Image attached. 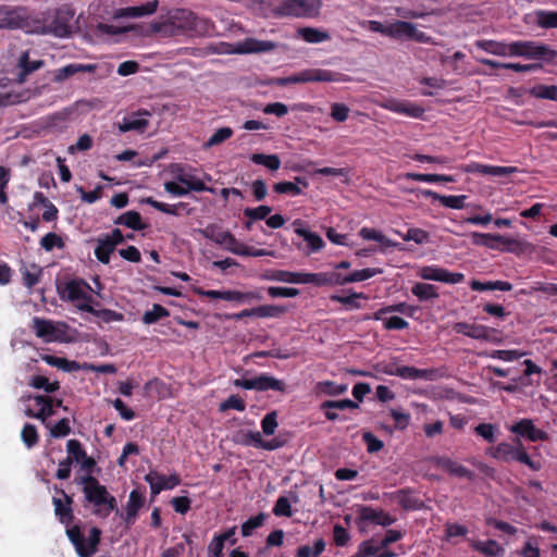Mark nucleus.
I'll return each instance as SVG.
<instances>
[{"label":"nucleus","instance_id":"f257e3e1","mask_svg":"<svg viewBox=\"0 0 557 557\" xmlns=\"http://www.w3.org/2000/svg\"><path fill=\"white\" fill-rule=\"evenodd\" d=\"M152 33L164 36H174L181 32L193 30L196 34H209L213 24L208 20L197 17L191 11L186 9L169 10L166 14L161 15L158 21L150 24Z\"/></svg>","mask_w":557,"mask_h":557},{"label":"nucleus","instance_id":"f03ea898","mask_svg":"<svg viewBox=\"0 0 557 557\" xmlns=\"http://www.w3.org/2000/svg\"><path fill=\"white\" fill-rule=\"evenodd\" d=\"M76 483L83 485L85 499L94 506L92 513L95 516L106 519L112 511H115L116 515L120 513L116 498L97 478L91 474L83 475L76 479Z\"/></svg>","mask_w":557,"mask_h":557},{"label":"nucleus","instance_id":"7ed1b4c3","mask_svg":"<svg viewBox=\"0 0 557 557\" xmlns=\"http://www.w3.org/2000/svg\"><path fill=\"white\" fill-rule=\"evenodd\" d=\"M74 15V10L69 4H64L54 12L44 13L41 18L33 21V25H30L28 20V27L24 29L27 33L52 34L57 37H66L72 32Z\"/></svg>","mask_w":557,"mask_h":557},{"label":"nucleus","instance_id":"20e7f679","mask_svg":"<svg viewBox=\"0 0 557 557\" xmlns=\"http://www.w3.org/2000/svg\"><path fill=\"white\" fill-rule=\"evenodd\" d=\"M485 454L505 463L518 461L533 471H539L542 468L540 461L531 459L520 438H517L513 443L500 442L496 446L488 447Z\"/></svg>","mask_w":557,"mask_h":557},{"label":"nucleus","instance_id":"39448f33","mask_svg":"<svg viewBox=\"0 0 557 557\" xmlns=\"http://www.w3.org/2000/svg\"><path fill=\"white\" fill-rule=\"evenodd\" d=\"M66 535L75 547L78 557H91L98 550L101 541V530L97 527H92L89 530L87 540L82 533L79 525L67 528Z\"/></svg>","mask_w":557,"mask_h":557},{"label":"nucleus","instance_id":"423d86ee","mask_svg":"<svg viewBox=\"0 0 557 557\" xmlns=\"http://www.w3.org/2000/svg\"><path fill=\"white\" fill-rule=\"evenodd\" d=\"M321 2H278L272 7V16L281 17H317L320 13Z\"/></svg>","mask_w":557,"mask_h":557},{"label":"nucleus","instance_id":"0eeeda50","mask_svg":"<svg viewBox=\"0 0 557 557\" xmlns=\"http://www.w3.org/2000/svg\"><path fill=\"white\" fill-rule=\"evenodd\" d=\"M510 55L523 57L527 59L552 61L557 58V51L546 45L531 40H519L511 42Z\"/></svg>","mask_w":557,"mask_h":557},{"label":"nucleus","instance_id":"6e6552de","mask_svg":"<svg viewBox=\"0 0 557 557\" xmlns=\"http://www.w3.org/2000/svg\"><path fill=\"white\" fill-rule=\"evenodd\" d=\"M23 403L34 400L35 405L39 407L38 411H34L32 408H26L24 413L28 418H35L40 420L42 424L47 428L49 426V422L47 421L50 417L55 414L54 410V398L49 395H24L21 397Z\"/></svg>","mask_w":557,"mask_h":557},{"label":"nucleus","instance_id":"1a4fd4ad","mask_svg":"<svg viewBox=\"0 0 557 557\" xmlns=\"http://www.w3.org/2000/svg\"><path fill=\"white\" fill-rule=\"evenodd\" d=\"M89 290H91L90 285L83 278H73L64 285L58 286L61 299L72 302L83 300V304H90L92 297L88 294Z\"/></svg>","mask_w":557,"mask_h":557},{"label":"nucleus","instance_id":"9d476101","mask_svg":"<svg viewBox=\"0 0 557 557\" xmlns=\"http://www.w3.org/2000/svg\"><path fill=\"white\" fill-rule=\"evenodd\" d=\"M385 35L399 40H414L418 42H428L430 40L425 33L418 30L413 24L401 21L385 27Z\"/></svg>","mask_w":557,"mask_h":557},{"label":"nucleus","instance_id":"9b49d317","mask_svg":"<svg viewBox=\"0 0 557 557\" xmlns=\"http://www.w3.org/2000/svg\"><path fill=\"white\" fill-rule=\"evenodd\" d=\"M417 275L425 281H436L447 284H458L465 280L460 272H450L437 265H423L417 271Z\"/></svg>","mask_w":557,"mask_h":557},{"label":"nucleus","instance_id":"f8f14e48","mask_svg":"<svg viewBox=\"0 0 557 557\" xmlns=\"http://www.w3.org/2000/svg\"><path fill=\"white\" fill-rule=\"evenodd\" d=\"M234 441L243 446H252L255 448H261L270 451L283 446V442L277 438L264 441L259 431H240L237 433Z\"/></svg>","mask_w":557,"mask_h":557},{"label":"nucleus","instance_id":"ddd939ff","mask_svg":"<svg viewBox=\"0 0 557 557\" xmlns=\"http://www.w3.org/2000/svg\"><path fill=\"white\" fill-rule=\"evenodd\" d=\"M339 73L322 70V69H307L299 73L289 75L292 84L317 83V82H338Z\"/></svg>","mask_w":557,"mask_h":557},{"label":"nucleus","instance_id":"4468645a","mask_svg":"<svg viewBox=\"0 0 557 557\" xmlns=\"http://www.w3.org/2000/svg\"><path fill=\"white\" fill-rule=\"evenodd\" d=\"M32 327L36 336L46 343L63 341L64 331L51 320L35 317Z\"/></svg>","mask_w":557,"mask_h":557},{"label":"nucleus","instance_id":"2eb2a0df","mask_svg":"<svg viewBox=\"0 0 557 557\" xmlns=\"http://www.w3.org/2000/svg\"><path fill=\"white\" fill-rule=\"evenodd\" d=\"M28 15L24 8L0 5V28H26Z\"/></svg>","mask_w":557,"mask_h":557},{"label":"nucleus","instance_id":"dca6fc26","mask_svg":"<svg viewBox=\"0 0 557 557\" xmlns=\"http://www.w3.org/2000/svg\"><path fill=\"white\" fill-rule=\"evenodd\" d=\"M385 374L396 375L404 380H434L436 377V370L418 369L408 366H385Z\"/></svg>","mask_w":557,"mask_h":557},{"label":"nucleus","instance_id":"f3484780","mask_svg":"<svg viewBox=\"0 0 557 557\" xmlns=\"http://www.w3.org/2000/svg\"><path fill=\"white\" fill-rule=\"evenodd\" d=\"M453 330L457 334H462L467 337L473 338V339H481V341H493L494 334L497 333L496 330L482 325V324H474V323H467V322H457L453 325Z\"/></svg>","mask_w":557,"mask_h":557},{"label":"nucleus","instance_id":"a211bd4d","mask_svg":"<svg viewBox=\"0 0 557 557\" xmlns=\"http://www.w3.org/2000/svg\"><path fill=\"white\" fill-rule=\"evenodd\" d=\"M357 525L360 531L364 532L369 529L383 525V509H374L370 506L359 505L356 508Z\"/></svg>","mask_w":557,"mask_h":557},{"label":"nucleus","instance_id":"6ab92c4d","mask_svg":"<svg viewBox=\"0 0 557 557\" xmlns=\"http://www.w3.org/2000/svg\"><path fill=\"white\" fill-rule=\"evenodd\" d=\"M509 431L511 433H515L519 435L520 437H524L530 442H537V441H547L548 434L537 429L531 419H521L515 424L509 426Z\"/></svg>","mask_w":557,"mask_h":557},{"label":"nucleus","instance_id":"aec40b11","mask_svg":"<svg viewBox=\"0 0 557 557\" xmlns=\"http://www.w3.org/2000/svg\"><path fill=\"white\" fill-rule=\"evenodd\" d=\"M55 492L63 496L64 502L61 498L53 497L52 504L54 507V515L59 519V521L69 527L73 520H74V513H73V497L71 495H67L64 490L54 487Z\"/></svg>","mask_w":557,"mask_h":557},{"label":"nucleus","instance_id":"412c9836","mask_svg":"<svg viewBox=\"0 0 557 557\" xmlns=\"http://www.w3.org/2000/svg\"><path fill=\"white\" fill-rule=\"evenodd\" d=\"M386 496L392 503L399 505L405 510H421L425 507L417 492L410 488L400 490Z\"/></svg>","mask_w":557,"mask_h":557},{"label":"nucleus","instance_id":"4be33fe9","mask_svg":"<svg viewBox=\"0 0 557 557\" xmlns=\"http://www.w3.org/2000/svg\"><path fill=\"white\" fill-rule=\"evenodd\" d=\"M275 48L276 44L270 40L245 38L236 44L233 52L238 54L262 53L273 51Z\"/></svg>","mask_w":557,"mask_h":557},{"label":"nucleus","instance_id":"5701e85b","mask_svg":"<svg viewBox=\"0 0 557 557\" xmlns=\"http://www.w3.org/2000/svg\"><path fill=\"white\" fill-rule=\"evenodd\" d=\"M146 503L145 491L133 490L129 493L128 500L125 508V513H121L123 519L127 525H132L135 523L139 510L144 507Z\"/></svg>","mask_w":557,"mask_h":557},{"label":"nucleus","instance_id":"b1692460","mask_svg":"<svg viewBox=\"0 0 557 557\" xmlns=\"http://www.w3.org/2000/svg\"><path fill=\"white\" fill-rule=\"evenodd\" d=\"M431 461L435 467L443 469L450 475L467 479L473 478L472 471L449 457H433Z\"/></svg>","mask_w":557,"mask_h":557},{"label":"nucleus","instance_id":"393cba45","mask_svg":"<svg viewBox=\"0 0 557 557\" xmlns=\"http://www.w3.org/2000/svg\"><path fill=\"white\" fill-rule=\"evenodd\" d=\"M293 225L295 227V233L298 236L302 237L304 240L307 243L310 252H317L323 248L324 242L322 237L319 234L307 230L304 226V222L301 220L294 221Z\"/></svg>","mask_w":557,"mask_h":557},{"label":"nucleus","instance_id":"a878e982","mask_svg":"<svg viewBox=\"0 0 557 557\" xmlns=\"http://www.w3.org/2000/svg\"><path fill=\"white\" fill-rule=\"evenodd\" d=\"M338 272L301 273L300 284H313L315 286L338 285Z\"/></svg>","mask_w":557,"mask_h":557},{"label":"nucleus","instance_id":"bb28decb","mask_svg":"<svg viewBox=\"0 0 557 557\" xmlns=\"http://www.w3.org/2000/svg\"><path fill=\"white\" fill-rule=\"evenodd\" d=\"M385 109L414 119H419L424 114L422 107L410 101L388 100L385 101Z\"/></svg>","mask_w":557,"mask_h":557},{"label":"nucleus","instance_id":"cd10ccee","mask_svg":"<svg viewBox=\"0 0 557 557\" xmlns=\"http://www.w3.org/2000/svg\"><path fill=\"white\" fill-rule=\"evenodd\" d=\"M96 70V64L71 63L55 71L54 81L63 82L66 78L74 76L78 73H94Z\"/></svg>","mask_w":557,"mask_h":557},{"label":"nucleus","instance_id":"c85d7f7f","mask_svg":"<svg viewBox=\"0 0 557 557\" xmlns=\"http://www.w3.org/2000/svg\"><path fill=\"white\" fill-rule=\"evenodd\" d=\"M423 197L432 198L434 200H438L444 207L450 209H462L465 207V200L467 198L466 195H449L443 196L431 189H423L420 191Z\"/></svg>","mask_w":557,"mask_h":557},{"label":"nucleus","instance_id":"c756f323","mask_svg":"<svg viewBox=\"0 0 557 557\" xmlns=\"http://www.w3.org/2000/svg\"><path fill=\"white\" fill-rule=\"evenodd\" d=\"M44 65L45 62L42 60L30 61L28 51H24L20 55L17 63V66L20 69V72L17 74L18 82L24 83L29 74L41 69Z\"/></svg>","mask_w":557,"mask_h":557},{"label":"nucleus","instance_id":"7c9ffc66","mask_svg":"<svg viewBox=\"0 0 557 557\" xmlns=\"http://www.w3.org/2000/svg\"><path fill=\"white\" fill-rule=\"evenodd\" d=\"M260 277L265 281L283 282L290 284H300L301 272H290L285 270H267Z\"/></svg>","mask_w":557,"mask_h":557},{"label":"nucleus","instance_id":"2f4dec72","mask_svg":"<svg viewBox=\"0 0 557 557\" xmlns=\"http://www.w3.org/2000/svg\"><path fill=\"white\" fill-rule=\"evenodd\" d=\"M307 188L309 186L308 181L305 177L296 176L295 182H278L273 185V190L277 194H287L290 196H298L302 193L300 186Z\"/></svg>","mask_w":557,"mask_h":557},{"label":"nucleus","instance_id":"473e14b6","mask_svg":"<svg viewBox=\"0 0 557 557\" xmlns=\"http://www.w3.org/2000/svg\"><path fill=\"white\" fill-rule=\"evenodd\" d=\"M255 383H256V391H259V392H265V391H275V392H281V393L286 392V384L283 381L276 379L274 376L268 375V374H260V375L256 376Z\"/></svg>","mask_w":557,"mask_h":557},{"label":"nucleus","instance_id":"72a5a7b5","mask_svg":"<svg viewBox=\"0 0 557 557\" xmlns=\"http://www.w3.org/2000/svg\"><path fill=\"white\" fill-rule=\"evenodd\" d=\"M114 224L124 225L133 231H144L147 227V224L143 222L140 213L134 210L122 213L115 219Z\"/></svg>","mask_w":557,"mask_h":557},{"label":"nucleus","instance_id":"f704fd0d","mask_svg":"<svg viewBox=\"0 0 557 557\" xmlns=\"http://www.w3.org/2000/svg\"><path fill=\"white\" fill-rule=\"evenodd\" d=\"M139 115V113H133L124 116L117 124L119 131L121 133H127L131 131L144 132L149 122L146 119H141Z\"/></svg>","mask_w":557,"mask_h":557},{"label":"nucleus","instance_id":"c9c22d12","mask_svg":"<svg viewBox=\"0 0 557 557\" xmlns=\"http://www.w3.org/2000/svg\"><path fill=\"white\" fill-rule=\"evenodd\" d=\"M503 251L511 252L515 255L532 253L535 251V247L519 237H507L505 245L500 248Z\"/></svg>","mask_w":557,"mask_h":557},{"label":"nucleus","instance_id":"e433bc0d","mask_svg":"<svg viewBox=\"0 0 557 557\" xmlns=\"http://www.w3.org/2000/svg\"><path fill=\"white\" fill-rule=\"evenodd\" d=\"M159 2H146L141 5L121 9L116 12L117 17H139L152 14L157 11Z\"/></svg>","mask_w":557,"mask_h":557},{"label":"nucleus","instance_id":"4c0bfd02","mask_svg":"<svg viewBox=\"0 0 557 557\" xmlns=\"http://www.w3.org/2000/svg\"><path fill=\"white\" fill-rule=\"evenodd\" d=\"M263 295L260 289H253L248 292L240 290H227V301H234L237 304H251L252 301H261Z\"/></svg>","mask_w":557,"mask_h":557},{"label":"nucleus","instance_id":"58836bf2","mask_svg":"<svg viewBox=\"0 0 557 557\" xmlns=\"http://www.w3.org/2000/svg\"><path fill=\"white\" fill-rule=\"evenodd\" d=\"M77 307L79 310L92 313L94 315L102 319L107 323L122 321L124 319V315L121 312L111 309L96 310L90 304H79L77 305Z\"/></svg>","mask_w":557,"mask_h":557},{"label":"nucleus","instance_id":"ea45409f","mask_svg":"<svg viewBox=\"0 0 557 557\" xmlns=\"http://www.w3.org/2000/svg\"><path fill=\"white\" fill-rule=\"evenodd\" d=\"M380 272H381L380 270H373V269L367 268V269H362V270H356L348 275H344V274L339 273L338 285H346L349 283L362 282L368 278H371L372 276H374L376 273H380Z\"/></svg>","mask_w":557,"mask_h":557},{"label":"nucleus","instance_id":"a19ab883","mask_svg":"<svg viewBox=\"0 0 557 557\" xmlns=\"http://www.w3.org/2000/svg\"><path fill=\"white\" fill-rule=\"evenodd\" d=\"M471 546L487 557L500 556L504 553V548L494 540L475 541Z\"/></svg>","mask_w":557,"mask_h":557},{"label":"nucleus","instance_id":"79ce46f5","mask_svg":"<svg viewBox=\"0 0 557 557\" xmlns=\"http://www.w3.org/2000/svg\"><path fill=\"white\" fill-rule=\"evenodd\" d=\"M411 293L421 301L438 298L436 286L428 283H416L411 287Z\"/></svg>","mask_w":557,"mask_h":557},{"label":"nucleus","instance_id":"37998d69","mask_svg":"<svg viewBox=\"0 0 557 557\" xmlns=\"http://www.w3.org/2000/svg\"><path fill=\"white\" fill-rule=\"evenodd\" d=\"M177 182L182 185H185L189 191H209L214 193V188L207 186L201 180L194 177V176H187V175H177L176 176Z\"/></svg>","mask_w":557,"mask_h":557},{"label":"nucleus","instance_id":"c03bdc74","mask_svg":"<svg viewBox=\"0 0 557 557\" xmlns=\"http://www.w3.org/2000/svg\"><path fill=\"white\" fill-rule=\"evenodd\" d=\"M21 274L23 284L26 287L32 288L39 282L42 270L37 264L33 263L29 267L21 268Z\"/></svg>","mask_w":557,"mask_h":557},{"label":"nucleus","instance_id":"a18cd8bd","mask_svg":"<svg viewBox=\"0 0 557 557\" xmlns=\"http://www.w3.org/2000/svg\"><path fill=\"white\" fill-rule=\"evenodd\" d=\"M289 310L288 306L284 305H261L257 307L258 318H281Z\"/></svg>","mask_w":557,"mask_h":557},{"label":"nucleus","instance_id":"49530a36","mask_svg":"<svg viewBox=\"0 0 557 557\" xmlns=\"http://www.w3.org/2000/svg\"><path fill=\"white\" fill-rule=\"evenodd\" d=\"M115 250L109 239L100 237L97 239V246L95 248L96 258L103 264L110 262V256Z\"/></svg>","mask_w":557,"mask_h":557},{"label":"nucleus","instance_id":"de8ad7c7","mask_svg":"<svg viewBox=\"0 0 557 557\" xmlns=\"http://www.w3.org/2000/svg\"><path fill=\"white\" fill-rule=\"evenodd\" d=\"M230 231L224 230L222 226L211 223L208 224L205 228L200 230L201 235L215 243L216 245H221L224 239V235H226Z\"/></svg>","mask_w":557,"mask_h":557},{"label":"nucleus","instance_id":"09e8293b","mask_svg":"<svg viewBox=\"0 0 557 557\" xmlns=\"http://www.w3.org/2000/svg\"><path fill=\"white\" fill-rule=\"evenodd\" d=\"M250 160L255 164L263 165L270 171H276L281 166V160L277 154L253 153L250 156Z\"/></svg>","mask_w":557,"mask_h":557},{"label":"nucleus","instance_id":"8fccbe9b","mask_svg":"<svg viewBox=\"0 0 557 557\" xmlns=\"http://www.w3.org/2000/svg\"><path fill=\"white\" fill-rule=\"evenodd\" d=\"M170 315V311L159 304H154L151 310H147L143 317L141 321L144 324L150 325L157 323L159 320L168 318Z\"/></svg>","mask_w":557,"mask_h":557},{"label":"nucleus","instance_id":"3c124183","mask_svg":"<svg viewBox=\"0 0 557 557\" xmlns=\"http://www.w3.org/2000/svg\"><path fill=\"white\" fill-rule=\"evenodd\" d=\"M347 391L346 384H336L333 381H322L318 382L315 386V392L318 394H324L329 396L342 395Z\"/></svg>","mask_w":557,"mask_h":557},{"label":"nucleus","instance_id":"603ef678","mask_svg":"<svg viewBox=\"0 0 557 557\" xmlns=\"http://www.w3.org/2000/svg\"><path fill=\"white\" fill-rule=\"evenodd\" d=\"M145 481L150 485V493L152 496H157L163 490H169L164 482V475L157 471H150L147 473L145 475Z\"/></svg>","mask_w":557,"mask_h":557},{"label":"nucleus","instance_id":"864d4df0","mask_svg":"<svg viewBox=\"0 0 557 557\" xmlns=\"http://www.w3.org/2000/svg\"><path fill=\"white\" fill-rule=\"evenodd\" d=\"M28 385L36 389H44L48 394H52L60 388V383L58 381L50 382L48 377L44 375H35L33 376Z\"/></svg>","mask_w":557,"mask_h":557},{"label":"nucleus","instance_id":"5fc2aeb1","mask_svg":"<svg viewBox=\"0 0 557 557\" xmlns=\"http://www.w3.org/2000/svg\"><path fill=\"white\" fill-rule=\"evenodd\" d=\"M407 178L417 182H425V183H437V182H446L451 183L455 182L454 177L450 175L443 174H422V173H408Z\"/></svg>","mask_w":557,"mask_h":557},{"label":"nucleus","instance_id":"6e6d98bb","mask_svg":"<svg viewBox=\"0 0 557 557\" xmlns=\"http://www.w3.org/2000/svg\"><path fill=\"white\" fill-rule=\"evenodd\" d=\"M22 442L27 448H33L39 442V435L34 424L26 423L21 432Z\"/></svg>","mask_w":557,"mask_h":557},{"label":"nucleus","instance_id":"4d7b16f0","mask_svg":"<svg viewBox=\"0 0 557 557\" xmlns=\"http://www.w3.org/2000/svg\"><path fill=\"white\" fill-rule=\"evenodd\" d=\"M265 515L263 512L258 513L255 517L249 518L242 524V535L248 537L252 535L253 531L263 525Z\"/></svg>","mask_w":557,"mask_h":557},{"label":"nucleus","instance_id":"13d9d810","mask_svg":"<svg viewBox=\"0 0 557 557\" xmlns=\"http://www.w3.org/2000/svg\"><path fill=\"white\" fill-rule=\"evenodd\" d=\"M535 22L543 28H557V12L537 11Z\"/></svg>","mask_w":557,"mask_h":557},{"label":"nucleus","instance_id":"bf43d9fd","mask_svg":"<svg viewBox=\"0 0 557 557\" xmlns=\"http://www.w3.org/2000/svg\"><path fill=\"white\" fill-rule=\"evenodd\" d=\"M479 46L486 50L487 52L497 54V55H510L511 44H503L497 41H483L480 42Z\"/></svg>","mask_w":557,"mask_h":557},{"label":"nucleus","instance_id":"052dcab7","mask_svg":"<svg viewBox=\"0 0 557 557\" xmlns=\"http://www.w3.org/2000/svg\"><path fill=\"white\" fill-rule=\"evenodd\" d=\"M361 298V294L358 293H351L349 295H339L334 294L331 295L330 299L335 302H339L344 305L347 309H357L360 307L358 304V299Z\"/></svg>","mask_w":557,"mask_h":557},{"label":"nucleus","instance_id":"680f3d73","mask_svg":"<svg viewBox=\"0 0 557 557\" xmlns=\"http://www.w3.org/2000/svg\"><path fill=\"white\" fill-rule=\"evenodd\" d=\"M530 92L539 99L557 100V87L555 85H539L532 88Z\"/></svg>","mask_w":557,"mask_h":557},{"label":"nucleus","instance_id":"e2e57ef3","mask_svg":"<svg viewBox=\"0 0 557 557\" xmlns=\"http://www.w3.org/2000/svg\"><path fill=\"white\" fill-rule=\"evenodd\" d=\"M234 409L237 411H244L246 409V403L239 395H231L219 406L221 412Z\"/></svg>","mask_w":557,"mask_h":557},{"label":"nucleus","instance_id":"0e129e2a","mask_svg":"<svg viewBox=\"0 0 557 557\" xmlns=\"http://www.w3.org/2000/svg\"><path fill=\"white\" fill-rule=\"evenodd\" d=\"M232 136L233 129L231 127H221L205 143V148L218 146L230 139Z\"/></svg>","mask_w":557,"mask_h":557},{"label":"nucleus","instance_id":"69168bd1","mask_svg":"<svg viewBox=\"0 0 557 557\" xmlns=\"http://www.w3.org/2000/svg\"><path fill=\"white\" fill-rule=\"evenodd\" d=\"M272 212V208L270 206L261 205L257 208H246L244 209V215L251 221H261L268 218V215Z\"/></svg>","mask_w":557,"mask_h":557},{"label":"nucleus","instance_id":"338daca9","mask_svg":"<svg viewBox=\"0 0 557 557\" xmlns=\"http://www.w3.org/2000/svg\"><path fill=\"white\" fill-rule=\"evenodd\" d=\"M497 431V426L492 423H480L474 428L475 434L488 443H494L496 441Z\"/></svg>","mask_w":557,"mask_h":557},{"label":"nucleus","instance_id":"774afa93","mask_svg":"<svg viewBox=\"0 0 557 557\" xmlns=\"http://www.w3.org/2000/svg\"><path fill=\"white\" fill-rule=\"evenodd\" d=\"M301 37L311 44H318L329 39V35L324 32H320L315 28L305 27L299 30Z\"/></svg>","mask_w":557,"mask_h":557}]
</instances>
